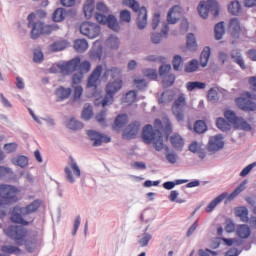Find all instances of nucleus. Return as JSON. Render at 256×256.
Wrapping results in <instances>:
<instances>
[{
	"instance_id": "obj_51",
	"label": "nucleus",
	"mask_w": 256,
	"mask_h": 256,
	"mask_svg": "<svg viewBox=\"0 0 256 256\" xmlns=\"http://www.w3.org/2000/svg\"><path fill=\"white\" fill-rule=\"evenodd\" d=\"M133 83L140 91H145V89H147V81L145 79L135 78Z\"/></svg>"
},
{
	"instance_id": "obj_34",
	"label": "nucleus",
	"mask_w": 256,
	"mask_h": 256,
	"mask_svg": "<svg viewBox=\"0 0 256 256\" xmlns=\"http://www.w3.org/2000/svg\"><path fill=\"white\" fill-rule=\"evenodd\" d=\"M214 33L217 41L223 39V35H225V22L217 23L214 28Z\"/></svg>"
},
{
	"instance_id": "obj_4",
	"label": "nucleus",
	"mask_w": 256,
	"mask_h": 256,
	"mask_svg": "<svg viewBox=\"0 0 256 256\" xmlns=\"http://www.w3.org/2000/svg\"><path fill=\"white\" fill-rule=\"evenodd\" d=\"M21 190L15 185L2 184L0 185V207H5V205H15L19 202V195Z\"/></svg>"
},
{
	"instance_id": "obj_33",
	"label": "nucleus",
	"mask_w": 256,
	"mask_h": 256,
	"mask_svg": "<svg viewBox=\"0 0 256 256\" xmlns=\"http://www.w3.org/2000/svg\"><path fill=\"white\" fill-rule=\"evenodd\" d=\"M211 57V48L205 47L200 55V64L201 67H205L207 63H209V59Z\"/></svg>"
},
{
	"instance_id": "obj_45",
	"label": "nucleus",
	"mask_w": 256,
	"mask_h": 256,
	"mask_svg": "<svg viewBox=\"0 0 256 256\" xmlns=\"http://www.w3.org/2000/svg\"><path fill=\"white\" fill-rule=\"evenodd\" d=\"M69 159L71 161L70 166L75 177H78V178L81 177V168H79V165L77 164L73 156H69Z\"/></svg>"
},
{
	"instance_id": "obj_62",
	"label": "nucleus",
	"mask_w": 256,
	"mask_h": 256,
	"mask_svg": "<svg viewBox=\"0 0 256 256\" xmlns=\"http://www.w3.org/2000/svg\"><path fill=\"white\" fill-rule=\"evenodd\" d=\"M171 71V65L170 64H163L159 68V74L161 77H165L169 75V72Z\"/></svg>"
},
{
	"instance_id": "obj_18",
	"label": "nucleus",
	"mask_w": 256,
	"mask_h": 256,
	"mask_svg": "<svg viewBox=\"0 0 256 256\" xmlns=\"http://www.w3.org/2000/svg\"><path fill=\"white\" fill-rule=\"evenodd\" d=\"M23 243L28 253H35V250L37 249V243H38L37 234H33V236L30 238H24V240H22L20 245H23Z\"/></svg>"
},
{
	"instance_id": "obj_19",
	"label": "nucleus",
	"mask_w": 256,
	"mask_h": 256,
	"mask_svg": "<svg viewBox=\"0 0 256 256\" xmlns=\"http://www.w3.org/2000/svg\"><path fill=\"white\" fill-rule=\"evenodd\" d=\"M41 203L42 202L40 199L33 200L30 204L21 209V214L31 215V213H37V211H39V208L41 207Z\"/></svg>"
},
{
	"instance_id": "obj_7",
	"label": "nucleus",
	"mask_w": 256,
	"mask_h": 256,
	"mask_svg": "<svg viewBox=\"0 0 256 256\" xmlns=\"http://www.w3.org/2000/svg\"><path fill=\"white\" fill-rule=\"evenodd\" d=\"M124 5L133 9L135 13H138V28L145 29V27H147V8L141 7L139 5V2H137L136 0H124Z\"/></svg>"
},
{
	"instance_id": "obj_35",
	"label": "nucleus",
	"mask_w": 256,
	"mask_h": 256,
	"mask_svg": "<svg viewBox=\"0 0 256 256\" xmlns=\"http://www.w3.org/2000/svg\"><path fill=\"white\" fill-rule=\"evenodd\" d=\"M169 33V26L164 25V28L162 29L161 33L159 34H152V43H159L160 41L163 40V37H167Z\"/></svg>"
},
{
	"instance_id": "obj_54",
	"label": "nucleus",
	"mask_w": 256,
	"mask_h": 256,
	"mask_svg": "<svg viewBox=\"0 0 256 256\" xmlns=\"http://www.w3.org/2000/svg\"><path fill=\"white\" fill-rule=\"evenodd\" d=\"M130 167L136 171H145V169H147V164L145 162L134 161L131 162Z\"/></svg>"
},
{
	"instance_id": "obj_2",
	"label": "nucleus",
	"mask_w": 256,
	"mask_h": 256,
	"mask_svg": "<svg viewBox=\"0 0 256 256\" xmlns=\"http://www.w3.org/2000/svg\"><path fill=\"white\" fill-rule=\"evenodd\" d=\"M173 134V129H142L141 137L146 145H154L157 151H163L165 143H163V135L166 141Z\"/></svg>"
},
{
	"instance_id": "obj_20",
	"label": "nucleus",
	"mask_w": 256,
	"mask_h": 256,
	"mask_svg": "<svg viewBox=\"0 0 256 256\" xmlns=\"http://www.w3.org/2000/svg\"><path fill=\"white\" fill-rule=\"evenodd\" d=\"M72 90L71 88H65L63 86H59L54 95L56 96L57 101H65V99H69L71 97Z\"/></svg>"
},
{
	"instance_id": "obj_25",
	"label": "nucleus",
	"mask_w": 256,
	"mask_h": 256,
	"mask_svg": "<svg viewBox=\"0 0 256 256\" xmlns=\"http://www.w3.org/2000/svg\"><path fill=\"white\" fill-rule=\"evenodd\" d=\"M83 11L86 19H91L93 17V13H95V1L87 0L84 4Z\"/></svg>"
},
{
	"instance_id": "obj_58",
	"label": "nucleus",
	"mask_w": 256,
	"mask_h": 256,
	"mask_svg": "<svg viewBox=\"0 0 256 256\" xmlns=\"http://www.w3.org/2000/svg\"><path fill=\"white\" fill-rule=\"evenodd\" d=\"M64 173L66 175V181H68V183H71V185H73V183H75V176H73V172L71 171V168H69V166L65 167Z\"/></svg>"
},
{
	"instance_id": "obj_37",
	"label": "nucleus",
	"mask_w": 256,
	"mask_h": 256,
	"mask_svg": "<svg viewBox=\"0 0 256 256\" xmlns=\"http://www.w3.org/2000/svg\"><path fill=\"white\" fill-rule=\"evenodd\" d=\"M237 217H240L243 223H249V210L247 207H240L236 210Z\"/></svg>"
},
{
	"instance_id": "obj_63",
	"label": "nucleus",
	"mask_w": 256,
	"mask_h": 256,
	"mask_svg": "<svg viewBox=\"0 0 256 256\" xmlns=\"http://www.w3.org/2000/svg\"><path fill=\"white\" fill-rule=\"evenodd\" d=\"M17 147L18 145L15 142L7 143L4 145V151H6V153H15Z\"/></svg>"
},
{
	"instance_id": "obj_55",
	"label": "nucleus",
	"mask_w": 256,
	"mask_h": 256,
	"mask_svg": "<svg viewBox=\"0 0 256 256\" xmlns=\"http://www.w3.org/2000/svg\"><path fill=\"white\" fill-rule=\"evenodd\" d=\"M173 83H175V74H166L163 80L164 87H171Z\"/></svg>"
},
{
	"instance_id": "obj_44",
	"label": "nucleus",
	"mask_w": 256,
	"mask_h": 256,
	"mask_svg": "<svg viewBox=\"0 0 256 256\" xmlns=\"http://www.w3.org/2000/svg\"><path fill=\"white\" fill-rule=\"evenodd\" d=\"M217 129H231V124L227 121V119L223 117H219L216 120Z\"/></svg>"
},
{
	"instance_id": "obj_52",
	"label": "nucleus",
	"mask_w": 256,
	"mask_h": 256,
	"mask_svg": "<svg viewBox=\"0 0 256 256\" xmlns=\"http://www.w3.org/2000/svg\"><path fill=\"white\" fill-rule=\"evenodd\" d=\"M68 129H83V123L75 120V118H71L67 123Z\"/></svg>"
},
{
	"instance_id": "obj_6",
	"label": "nucleus",
	"mask_w": 256,
	"mask_h": 256,
	"mask_svg": "<svg viewBox=\"0 0 256 256\" xmlns=\"http://www.w3.org/2000/svg\"><path fill=\"white\" fill-rule=\"evenodd\" d=\"M197 9L202 19H207L209 13H212L214 19L219 17V3L215 0L201 1Z\"/></svg>"
},
{
	"instance_id": "obj_14",
	"label": "nucleus",
	"mask_w": 256,
	"mask_h": 256,
	"mask_svg": "<svg viewBox=\"0 0 256 256\" xmlns=\"http://www.w3.org/2000/svg\"><path fill=\"white\" fill-rule=\"evenodd\" d=\"M86 135L93 141V147H101L103 143H111V137L95 130H87Z\"/></svg>"
},
{
	"instance_id": "obj_11",
	"label": "nucleus",
	"mask_w": 256,
	"mask_h": 256,
	"mask_svg": "<svg viewBox=\"0 0 256 256\" xmlns=\"http://www.w3.org/2000/svg\"><path fill=\"white\" fill-rule=\"evenodd\" d=\"M224 117L230 125H234L236 129H251V126L242 117H237L233 110H226Z\"/></svg>"
},
{
	"instance_id": "obj_32",
	"label": "nucleus",
	"mask_w": 256,
	"mask_h": 256,
	"mask_svg": "<svg viewBox=\"0 0 256 256\" xmlns=\"http://www.w3.org/2000/svg\"><path fill=\"white\" fill-rule=\"evenodd\" d=\"M68 45L69 43L66 40H57L50 46V50L54 53L57 51H63L64 49H67Z\"/></svg>"
},
{
	"instance_id": "obj_29",
	"label": "nucleus",
	"mask_w": 256,
	"mask_h": 256,
	"mask_svg": "<svg viewBox=\"0 0 256 256\" xmlns=\"http://www.w3.org/2000/svg\"><path fill=\"white\" fill-rule=\"evenodd\" d=\"M74 49L77 53H84L86 49H89V43L85 39H77L74 42Z\"/></svg>"
},
{
	"instance_id": "obj_59",
	"label": "nucleus",
	"mask_w": 256,
	"mask_h": 256,
	"mask_svg": "<svg viewBox=\"0 0 256 256\" xmlns=\"http://www.w3.org/2000/svg\"><path fill=\"white\" fill-rule=\"evenodd\" d=\"M120 21L131 23V12L129 10H122L120 12Z\"/></svg>"
},
{
	"instance_id": "obj_3",
	"label": "nucleus",
	"mask_w": 256,
	"mask_h": 256,
	"mask_svg": "<svg viewBox=\"0 0 256 256\" xmlns=\"http://www.w3.org/2000/svg\"><path fill=\"white\" fill-rule=\"evenodd\" d=\"M37 17H47V13L43 10H38L36 13H30L28 15V27H32L31 37L32 39H39L41 35H51L55 31L54 25H45L41 21L34 22Z\"/></svg>"
},
{
	"instance_id": "obj_17",
	"label": "nucleus",
	"mask_w": 256,
	"mask_h": 256,
	"mask_svg": "<svg viewBox=\"0 0 256 256\" xmlns=\"http://www.w3.org/2000/svg\"><path fill=\"white\" fill-rule=\"evenodd\" d=\"M181 17H183V9L181 6L175 5L169 10L167 14V21L170 25H175Z\"/></svg>"
},
{
	"instance_id": "obj_28",
	"label": "nucleus",
	"mask_w": 256,
	"mask_h": 256,
	"mask_svg": "<svg viewBox=\"0 0 256 256\" xmlns=\"http://www.w3.org/2000/svg\"><path fill=\"white\" fill-rule=\"evenodd\" d=\"M13 165H17L18 167H21V169H25L27 165H29V157L25 155H18L16 158L12 159Z\"/></svg>"
},
{
	"instance_id": "obj_27",
	"label": "nucleus",
	"mask_w": 256,
	"mask_h": 256,
	"mask_svg": "<svg viewBox=\"0 0 256 256\" xmlns=\"http://www.w3.org/2000/svg\"><path fill=\"white\" fill-rule=\"evenodd\" d=\"M154 127L155 129H172L173 124H171V120L167 117H163L162 120L156 119L154 121Z\"/></svg>"
},
{
	"instance_id": "obj_41",
	"label": "nucleus",
	"mask_w": 256,
	"mask_h": 256,
	"mask_svg": "<svg viewBox=\"0 0 256 256\" xmlns=\"http://www.w3.org/2000/svg\"><path fill=\"white\" fill-rule=\"evenodd\" d=\"M52 19L56 23H61L65 19V10L63 8H57L53 13Z\"/></svg>"
},
{
	"instance_id": "obj_12",
	"label": "nucleus",
	"mask_w": 256,
	"mask_h": 256,
	"mask_svg": "<svg viewBox=\"0 0 256 256\" xmlns=\"http://www.w3.org/2000/svg\"><path fill=\"white\" fill-rule=\"evenodd\" d=\"M80 33L88 37V39H95V37H99L101 33V27L99 24H95L92 22H83L80 25Z\"/></svg>"
},
{
	"instance_id": "obj_9",
	"label": "nucleus",
	"mask_w": 256,
	"mask_h": 256,
	"mask_svg": "<svg viewBox=\"0 0 256 256\" xmlns=\"http://www.w3.org/2000/svg\"><path fill=\"white\" fill-rule=\"evenodd\" d=\"M253 99L256 101V95L244 92L241 97L236 98L235 102L242 111H256V103Z\"/></svg>"
},
{
	"instance_id": "obj_31",
	"label": "nucleus",
	"mask_w": 256,
	"mask_h": 256,
	"mask_svg": "<svg viewBox=\"0 0 256 256\" xmlns=\"http://www.w3.org/2000/svg\"><path fill=\"white\" fill-rule=\"evenodd\" d=\"M186 47L189 51H197V39L195 34L189 33L186 38Z\"/></svg>"
},
{
	"instance_id": "obj_8",
	"label": "nucleus",
	"mask_w": 256,
	"mask_h": 256,
	"mask_svg": "<svg viewBox=\"0 0 256 256\" xmlns=\"http://www.w3.org/2000/svg\"><path fill=\"white\" fill-rule=\"evenodd\" d=\"M3 233L9 239L16 241L18 245H21L22 241H25L27 237V228L18 225H10L6 228H3Z\"/></svg>"
},
{
	"instance_id": "obj_5",
	"label": "nucleus",
	"mask_w": 256,
	"mask_h": 256,
	"mask_svg": "<svg viewBox=\"0 0 256 256\" xmlns=\"http://www.w3.org/2000/svg\"><path fill=\"white\" fill-rule=\"evenodd\" d=\"M123 87V80H114L112 82H109L106 85L105 92L106 95L102 99V101H99V99L95 100V105H101L103 108L109 107V105H113L115 93H119Z\"/></svg>"
},
{
	"instance_id": "obj_56",
	"label": "nucleus",
	"mask_w": 256,
	"mask_h": 256,
	"mask_svg": "<svg viewBox=\"0 0 256 256\" xmlns=\"http://www.w3.org/2000/svg\"><path fill=\"white\" fill-rule=\"evenodd\" d=\"M91 117H93V109L91 108V106L87 105L82 111V119L89 121Z\"/></svg>"
},
{
	"instance_id": "obj_21",
	"label": "nucleus",
	"mask_w": 256,
	"mask_h": 256,
	"mask_svg": "<svg viewBox=\"0 0 256 256\" xmlns=\"http://www.w3.org/2000/svg\"><path fill=\"white\" fill-rule=\"evenodd\" d=\"M229 31L232 37H236V39H239V34L241 33V22H239V19L237 18L230 19Z\"/></svg>"
},
{
	"instance_id": "obj_43",
	"label": "nucleus",
	"mask_w": 256,
	"mask_h": 256,
	"mask_svg": "<svg viewBox=\"0 0 256 256\" xmlns=\"http://www.w3.org/2000/svg\"><path fill=\"white\" fill-rule=\"evenodd\" d=\"M208 101H211V103H217L219 101V90L216 88H211L208 91Z\"/></svg>"
},
{
	"instance_id": "obj_40",
	"label": "nucleus",
	"mask_w": 256,
	"mask_h": 256,
	"mask_svg": "<svg viewBox=\"0 0 256 256\" xmlns=\"http://www.w3.org/2000/svg\"><path fill=\"white\" fill-rule=\"evenodd\" d=\"M228 11L232 15H239L241 13V4L239 1H233L228 5Z\"/></svg>"
},
{
	"instance_id": "obj_57",
	"label": "nucleus",
	"mask_w": 256,
	"mask_h": 256,
	"mask_svg": "<svg viewBox=\"0 0 256 256\" xmlns=\"http://www.w3.org/2000/svg\"><path fill=\"white\" fill-rule=\"evenodd\" d=\"M172 65H173L174 71H179V69L181 68V65H183V58L179 55L174 56Z\"/></svg>"
},
{
	"instance_id": "obj_15",
	"label": "nucleus",
	"mask_w": 256,
	"mask_h": 256,
	"mask_svg": "<svg viewBox=\"0 0 256 256\" xmlns=\"http://www.w3.org/2000/svg\"><path fill=\"white\" fill-rule=\"evenodd\" d=\"M223 147H225V141H223V134H217L209 138L207 144V151L209 153H217V151H221Z\"/></svg>"
},
{
	"instance_id": "obj_16",
	"label": "nucleus",
	"mask_w": 256,
	"mask_h": 256,
	"mask_svg": "<svg viewBox=\"0 0 256 256\" xmlns=\"http://www.w3.org/2000/svg\"><path fill=\"white\" fill-rule=\"evenodd\" d=\"M95 19L101 23V25H108V27L113 31H119V23L117 22V18H115V16H106L104 14L96 13Z\"/></svg>"
},
{
	"instance_id": "obj_22",
	"label": "nucleus",
	"mask_w": 256,
	"mask_h": 256,
	"mask_svg": "<svg viewBox=\"0 0 256 256\" xmlns=\"http://www.w3.org/2000/svg\"><path fill=\"white\" fill-rule=\"evenodd\" d=\"M170 143L175 151H183V147H185V142L183 141V137L178 134L169 136Z\"/></svg>"
},
{
	"instance_id": "obj_13",
	"label": "nucleus",
	"mask_w": 256,
	"mask_h": 256,
	"mask_svg": "<svg viewBox=\"0 0 256 256\" xmlns=\"http://www.w3.org/2000/svg\"><path fill=\"white\" fill-rule=\"evenodd\" d=\"M101 75H103V65H98L93 69L87 79V87L89 89L97 90V87L101 85Z\"/></svg>"
},
{
	"instance_id": "obj_61",
	"label": "nucleus",
	"mask_w": 256,
	"mask_h": 256,
	"mask_svg": "<svg viewBox=\"0 0 256 256\" xmlns=\"http://www.w3.org/2000/svg\"><path fill=\"white\" fill-rule=\"evenodd\" d=\"M96 9H97V13H99L100 15H107V13H109V8H107V5H105V3L103 2H98L96 5Z\"/></svg>"
},
{
	"instance_id": "obj_36",
	"label": "nucleus",
	"mask_w": 256,
	"mask_h": 256,
	"mask_svg": "<svg viewBox=\"0 0 256 256\" xmlns=\"http://www.w3.org/2000/svg\"><path fill=\"white\" fill-rule=\"evenodd\" d=\"M231 58L234 59V62L241 67V69H246L245 61L241 57V52L239 50H234L231 53Z\"/></svg>"
},
{
	"instance_id": "obj_50",
	"label": "nucleus",
	"mask_w": 256,
	"mask_h": 256,
	"mask_svg": "<svg viewBox=\"0 0 256 256\" xmlns=\"http://www.w3.org/2000/svg\"><path fill=\"white\" fill-rule=\"evenodd\" d=\"M222 241L227 247H233L235 243H237V246L243 245V241L238 240L237 238H222Z\"/></svg>"
},
{
	"instance_id": "obj_64",
	"label": "nucleus",
	"mask_w": 256,
	"mask_h": 256,
	"mask_svg": "<svg viewBox=\"0 0 256 256\" xmlns=\"http://www.w3.org/2000/svg\"><path fill=\"white\" fill-rule=\"evenodd\" d=\"M240 253H243V248L239 250L238 248L232 247L227 251L226 256H239Z\"/></svg>"
},
{
	"instance_id": "obj_53",
	"label": "nucleus",
	"mask_w": 256,
	"mask_h": 256,
	"mask_svg": "<svg viewBox=\"0 0 256 256\" xmlns=\"http://www.w3.org/2000/svg\"><path fill=\"white\" fill-rule=\"evenodd\" d=\"M105 119H107V109L101 110L95 116V120L97 121V123H100V125L105 124Z\"/></svg>"
},
{
	"instance_id": "obj_47",
	"label": "nucleus",
	"mask_w": 256,
	"mask_h": 256,
	"mask_svg": "<svg viewBox=\"0 0 256 256\" xmlns=\"http://www.w3.org/2000/svg\"><path fill=\"white\" fill-rule=\"evenodd\" d=\"M142 73L144 75V77H147L148 79H151V81H155L157 80V70L155 69H143Z\"/></svg>"
},
{
	"instance_id": "obj_39",
	"label": "nucleus",
	"mask_w": 256,
	"mask_h": 256,
	"mask_svg": "<svg viewBox=\"0 0 256 256\" xmlns=\"http://www.w3.org/2000/svg\"><path fill=\"white\" fill-rule=\"evenodd\" d=\"M137 100V91L130 90L126 93L124 97V103H127L128 105H133L135 101Z\"/></svg>"
},
{
	"instance_id": "obj_49",
	"label": "nucleus",
	"mask_w": 256,
	"mask_h": 256,
	"mask_svg": "<svg viewBox=\"0 0 256 256\" xmlns=\"http://www.w3.org/2000/svg\"><path fill=\"white\" fill-rule=\"evenodd\" d=\"M2 251L4 253H9L10 255L21 253V248L19 246H9V245H4L2 246Z\"/></svg>"
},
{
	"instance_id": "obj_23",
	"label": "nucleus",
	"mask_w": 256,
	"mask_h": 256,
	"mask_svg": "<svg viewBox=\"0 0 256 256\" xmlns=\"http://www.w3.org/2000/svg\"><path fill=\"white\" fill-rule=\"evenodd\" d=\"M129 125V115L118 114L114 119V127L116 129H125Z\"/></svg>"
},
{
	"instance_id": "obj_1",
	"label": "nucleus",
	"mask_w": 256,
	"mask_h": 256,
	"mask_svg": "<svg viewBox=\"0 0 256 256\" xmlns=\"http://www.w3.org/2000/svg\"><path fill=\"white\" fill-rule=\"evenodd\" d=\"M60 71L63 75H72V84L80 85L83 81V77L91 71V61L83 60L79 56L72 58L71 60L60 65ZM75 71H78L75 73Z\"/></svg>"
},
{
	"instance_id": "obj_38",
	"label": "nucleus",
	"mask_w": 256,
	"mask_h": 256,
	"mask_svg": "<svg viewBox=\"0 0 256 256\" xmlns=\"http://www.w3.org/2000/svg\"><path fill=\"white\" fill-rule=\"evenodd\" d=\"M207 87V84L205 82H187L186 83V89L187 91H195V89H205Z\"/></svg>"
},
{
	"instance_id": "obj_42",
	"label": "nucleus",
	"mask_w": 256,
	"mask_h": 256,
	"mask_svg": "<svg viewBox=\"0 0 256 256\" xmlns=\"http://www.w3.org/2000/svg\"><path fill=\"white\" fill-rule=\"evenodd\" d=\"M106 45L109 47V49H119V38L116 36L111 35L107 40H106Z\"/></svg>"
},
{
	"instance_id": "obj_30",
	"label": "nucleus",
	"mask_w": 256,
	"mask_h": 256,
	"mask_svg": "<svg viewBox=\"0 0 256 256\" xmlns=\"http://www.w3.org/2000/svg\"><path fill=\"white\" fill-rule=\"evenodd\" d=\"M139 133V129H123L122 130V139H126V141H131L133 139H137V135Z\"/></svg>"
},
{
	"instance_id": "obj_26",
	"label": "nucleus",
	"mask_w": 256,
	"mask_h": 256,
	"mask_svg": "<svg viewBox=\"0 0 256 256\" xmlns=\"http://www.w3.org/2000/svg\"><path fill=\"white\" fill-rule=\"evenodd\" d=\"M237 235L240 239H249L251 237V228L247 224H241L237 228Z\"/></svg>"
},
{
	"instance_id": "obj_60",
	"label": "nucleus",
	"mask_w": 256,
	"mask_h": 256,
	"mask_svg": "<svg viewBox=\"0 0 256 256\" xmlns=\"http://www.w3.org/2000/svg\"><path fill=\"white\" fill-rule=\"evenodd\" d=\"M254 167H256V162H253V163L247 165L246 167H244L242 169V171L240 172V177H247V175H249V173H251V171H253Z\"/></svg>"
},
{
	"instance_id": "obj_10",
	"label": "nucleus",
	"mask_w": 256,
	"mask_h": 256,
	"mask_svg": "<svg viewBox=\"0 0 256 256\" xmlns=\"http://www.w3.org/2000/svg\"><path fill=\"white\" fill-rule=\"evenodd\" d=\"M185 107H187V98L185 97V94H179L172 105V112L178 121H183L185 119Z\"/></svg>"
},
{
	"instance_id": "obj_46",
	"label": "nucleus",
	"mask_w": 256,
	"mask_h": 256,
	"mask_svg": "<svg viewBox=\"0 0 256 256\" xmlns=\"http://www.w3.org/2000/svg\"><path fill=\"white\" fill-rule=\"evenodd\" d=\"M197 69H199V61L197 60H191L185 66L186 73H194V71H197Z\"/></svg>"
},
{
	"instance_id": "obj_48",
	"label": "nucleus",
	"mask_w": 256,
	"mask_h": 256,
	"mask_svg": "<svg viewBox=\"0 0 256 256\" xmlns=\"http://www.w3.org/2000/svg\"><path fill=\"white\" fill-rule=\"evenodd\" d=\"M153 239V235L150 233H143L142 238L138 241L140 247H147L149 245V241Z\"/></svg>"
},
{
	"instance_id": "obj_24",
	"label": "nucleus",
	"mask_w": 256,
	"mask_h": 256,
	"mask_svg": "<svg viewBox=\"0 0 256 256\" xmlns=\"http://www.w3.org/2000/svg\"><path fill=\"white\" fill-rule=\"evenodd\" d=\"M227 192H223L222 194H220L219 196H217L216 198H214L206 207V213H211L213 211V209H215V207H217L219 205V203H221L224 199H226L227 197Z\"/></svg>"
}]
</instances>
